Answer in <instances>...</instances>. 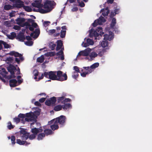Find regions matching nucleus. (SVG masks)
I'll return each mask as SVG.
<instances>
[{
    "label": "nucleus",
    "instance_id": "17",
    "mask_svg": "<svg viewBox=\"0 0 152 152\" xmlns=\"http://www.w3.org/2000/svg\"><path fill=\"white\" fill-rule=\"evenodd\" d=\"M53 124L50 126V128L51 129L54 131L55 130L59 128V126L58 124H55V121L53 123Z\"/></svg>",
    "mask_w": 152,
    "mask_h": 152
},
{
    "label": "nucleus",
    "instance_id": "59",
    "mask_svg": "<svg viewBox=\"0 0 152 152\" xmlns=\"http://www.w3.org/2000/svg\"><path fill=\"white\" fill-rule=\"evenodd\" d=\"M34 28H36L38 26L37 24L36 23L33 22L31 25Z\"/></svg>",
    "mask_w": 152,
    "mask_h": 152
},
{
    "label": "nucleus",
    "instance_id": "48",
    "mask_svg": "<svg viewBox=\"0 0 152 152\" xmlns=\"http://www.w3.org/2000/svg\"><path fill=\"white\" fill-rule=\"evenodd\" d=\"M64 99V97L62 96L61 97H59L58 98L57 102L58 103H60L61 102H62Z\"/></svg>",
    "mask_w": 152,
    "mask_h": 152
},
{
    "label": "nucleus",
    "instance_id": "50",
    "mask_svg": "<svg viewBox=\"0 0 152 152\" xmlns=\"http://www.w3.org/2000/svg\"><path fill=\"white\" fill-rule=\"evenodd\" d=\"M109 41H110L114 38L113 34L112 32H111V34H110L109 35Z\"/></svg>",
    "mask_w": 152,
    "mask_h": 152
},
{
    "label": "nucleus",
    "instance_id": "33",
    "mask_svg": "<svg viewBox=\"0 0 152 152\" xmlns=\"http://www.w3.org/2000/svg\"><path fill=\"white\" fill-rule=\"evenodd\" d=\"M99 64L98 63H95L90 66V68L91 69H95L97 67L99 66Z\"/></svg>",
    "mask_w": 152,
    "mask_h": 152
},
{
    "label": "nucleus",
    "instance_id": "40",
    "mask_svg": "<svg viewBox=\"0 0 152 152\" xmlns=\"http://www.w3.org/2000/svg\"><path fill=\"white\" fill-rule=\"evenodd\" d=\"M33 42L32 41H27L25 42V44L28 46H31L33 44Z\"/></svg>",
    "mask_w": 152,
    "mask_h": 152
},
{
    "label": "nucleus",
    "instance_id": "8",
    "mask_svg": "<svg viewBox=\"0 0 152 152\" xmlns=\"http://www.w3.org/2000/svg\"><path fill=\"white\" fill-rule=\"evenodd\" d=\"M106 20L105 18L101 16L99 18L94 21V22L92 23V26L94 27H96L98 25H101L102 23L105 22Z\"/></svg>",
    "mask_w": 152,
    "mask_h": 152
},
{
    "label": "nucleus",
    "instance_id": "13",
    "mask_svg": "<svg viewBox=\"0 0 152 152\" xmlns=\"http://www.w3.org/2000/svg\"><path fill=\"white\" fill-rule=\"evenodd\" d=\"M62 30L61 31L60 37L62 38H64L65 37L66 29V26H64L61 27Z\"/></svg>",
    "mask_w": 152,
    "mask_h": 152
},
{
    "label": "nucleus",
    "instance_id": "20",
    "mask_svg": "<svg viewBox=\"0 0 152 152\" xmlns=\"http://www.w3.org/2000/svg\"><path fill=\"white\" fill-rule=\"evenodd\" d=\"M96 52L98 53V55L100 57H102L104 55V53L106 52V50L104 49H99Z\"/></svg>",
    "mask_w": 152,
    "mask_h": 152
},
{
    "label": "nucleus",
    "instance_id": "15",
    "mask_svg": "<svg viewBox=\"0 0 152 152\" xmlns=\"http://www.w3.org/2000/svg\"><path fill=\"white\" fill-rule=\"evenodd\" d=\"M105 10L106 11H105L104 9H102L100 11V12H102V15L104 17L107 16L110 12V10L108 7H106Z\"/></svg>",
    "mask_w": 152,
    "mask_h": 152
},
{
    "label": "nucleus",
    "instance_id": "43",
    "mask_svg": "<svg viewBox=\"0 0 152 152\" xmlns=\"http://www.w3.org/2000/svg\"><path fill=\"white\" fill-rule=\"evenodd\" d=\"M78 72H73V75H72V77L75 79H76L78 77L79 75L78 74Z\"/></svg>",
    "mask_w": 152,
    "mask_h": 152
},
{
    "label": "nucleus",
    "instance_id": "51",
    "mask_svg": "<svg viewBox=\"0 0 152 152\" xmlns=\"http://www.w3.org/2000/svg\"><path fill=\"white\" fill-rule=\"evenodd\" d=\"M104 40L105 41H107V40H109V36L107 34H105L104 35Z\"/></svg>",
    "mask_w": 152,
    "mask_h": 152
},
{
    "label": "nucleus",
    "instance_id": "22",
    "mask_svg": "<svg viewBox=\"0 0 152 152\" xmlns=\"http://www.w3.org/2000/svg\"><path fill=\"white\" fill-rule=\"evenodd\" d=\"M64 104L62 105V108L64 110H66L70 107H71V105L69 103Z\"/></svg>",
    "mask_w": 152,
    "mask_h": 152
},
{
    "label": "nucleus",
    "instance_id": "53",
    "mask_svg": "<svg viewBox=\"0 0 152 152\" xmlns=\"http://www.w3.org/2000/svg\"><path fill=\"white\" fill-rule=\"evenodd\" d=\"M33 73L35 76H37L39 74V72L36 69H35L34 70Z\"/></svg>",
    "mask_w": 152,
    "mask_h": 152
},
{
    "label": "nucleus",
    "instance_id": "37",
    "mask_svg": "<svg viewBox=\"0 0 152 152\" xmlns=\"http://www.w3.org/2000/svg\"><path fill=\"white\" fill-rule=\"evenodd\" d=\"M91 73V71L90 70H89L88 72H84L81 73V75L83 77H85L86 76V75H87L88 74Z\"/></svg>",
    "mask_w": 152,
    "mask_h": 152
},
{
    "label": "nucleus",
    "instance_id": "52",
    "mask_svg": "<svg viewBox=\"0 0 152 152\" xmlns=\"http://www.w3.org/2000/svg\"><path fill=\"white\" fill-rule=\"evenodd\" d=\"M64 52L62 49L60 50L59 52L57 53L56 54L57 56L63 55Z\"/></svg>",
    "mask_w": 152,
    "mask_h": 152
},
{
    "label": "nucleus",
    "instance_id": "39",
    "mask_svg": "<svg viewBox=\"0 0 152 152\" xmlns=\"http://www.w3.org/2000/svg\"><path fill=\"white\" fill-rule=\"evenodd\" d=\"M20 134H26L28 133L25 130L22 128H20Z\"/></svg>",
    "mask_w": 152,
    "mask_h": 152
},
{
    "label": "nucleus",
    "instance_id": "49",
    "mask_svg": "<svg viewBox=\"0 0 152 152\" xmlns=\"http://www.w3.org/2000/svg\"><path fill=\"white\" fill-rule=\"evenodd\" d=\"M24 4V3L22 1L20 0V8L23 7L24 9V7H25Z\"/></svg>",
    "mask_w": 152,
    "mask_h": 152
},
{
    "label": "nucleus",
    "instance_id": "34",
    "mask_svg": "<svg viewBox=\"0 0 152 152\" xmlns=\"http://www.w3.org/2000/svg\"><path fill=\"white\" fill-rule=\"evenodd\" d=\"M25 39V37L23 34H22L21 32H20V41L23 42Z\"/></svg>",
    "mask_w": 152,
    "mask_h": 152
},
{
    "label": "nucleus",
    "instance_id": "29",
    "mask_svg": "<svg viewBox=\"0 0 152 152\" xmlns=\"http://www.w3.org/2000/svg\"><path fill=\"white\" fill-rule=\"evenodd\" d=\"M8 54H9L11 56H14L15 57H18L19 56V54L18 53L14 51H12L10 52Z\"/></svg>",
    "mask_w": 152,
    "mask_h": 152
},
{
    "label": "nucleus",
    "instance_id": "27",
    "mask_svg": "<svg viewBox=\"0 0 152 152\" xmlns=\"http://www.w3.org/2000/svg\"><path fill=\"white\" fill-rule=\"evenodd\" d=\"M116 19L115 18H113L110 24V26L112 28H113L116 23Z\"/></svg>",
    "mask_w": 152,
    "mask_h": 152
},
{
    "label": "nucleus",
    "instance_id": "44",
    "mask_svg": "<svg viewBox=\"0 0 152 152\" xmlns=\"http://www.w3.org/2000/svg\"><path fill=\"white\" fill-rule=\"evenodd\" d=\"M7 128L9 129H11L14 128V126L12 125L10 122H9L7 123Z\"/></svg>",
    "mask_w": 152,
    "mask_h": 152
},
{
    "label": "nucleus",
    "instance_id": "24",
    "mask_svg": "<svg viewBox=\"0 0 152 152\" xmlns=\"http://www.w3.org/2000/svg\"><path fill=\"white\" fill-rule=\"evenodd\" d=\"M56 46V45L54 44V42H51L49 44V48H50L52 50H54Z\"/></svg>",
    "mask_w": 152,
    "mask_h": 152
},
{
    "label": "nucleus",
    "instance_id": "55",
    "mask_svg": "<svg viewBox=\"0 0 152 152\" xmlns=\"http://www.w3.org/2000/svg\"><path fill=\"white\" fill-rule=\"evenodd\" d=\"M24 60V57L22 54L20 53V63L22 62Z\"/></svg>",
    "mask_w": 152,
    "mask_h": 152
},
{
    "label": "nucleus",
    "instance_id": "57",
    "mask_svg": "<svg viewBox=\"0 0 152 152\" xmlns=\"http://www.w3.org/2000/svg\"><path fill=\"white\" fill-rule=\"evenodd\" d=\"M82 45L85 47H87L89 45V44L86 42H83L82 44Z\"/></svg>",
    "mask_w": 152,
    "mask_h": 152
},
{
    "label": "nucleus",
    "instance_id": "38",
    "mask_svg": "<svg viewBox=\"0 0 152 152\" xmlns=\"http://www.w3.org/2000/svg\"><path fill=\"white\" fill-rule=\"evenodd\" d=\"M86 42H88L89 45H92L94 43L92 39L89 38L87 39Z\"/></svg>",
    "mask_w": 152,
    "mask_h": 152
},
{
    "label": "nucleus",
    "instance_id": "31",
    "mask_svg": "<svg viewBox=\"0 0 152 152\" xmlns=\"http://www.w3.org/2000/svg\"><path fill=\"white\" fill-rule=\"evenodd\" d=\"M29 133L26 134H23L21 136V139L23 140H26L28 138Z\"/></svg>",
    "mask_w": 152,
    "mask_h": 152
},
{
    "label": "nucleus",
    "instance_id": "32",
    "mask_svg": "<svg viewBox=\"0 0 152 152\" xmlns=\"http://www.w3.org/2000/svg\"><path fill=\"white\" fill-rule=\"evenodd\" d=\"M44 58L43 56H41L38 57L37 58V61L38 62L42 63L44 61Z\"/></svg>",
    "mask_w": 152,
    "mask_h": 152
},
{
    "label": "nucleus",
    "instance_id": "6",
    "mask_svg": "<svg viewBox=\"0 0 152 152\" xmlns=\"http://www.w3.org/2000/svg\"><path fill=\"white\" fill-rule=\"evenodd\" d=\"M56 80L61 81H63L67 80V75L66 73L63 74V72L61 71H57Z\"/></svg>",
    "mask_w": 152,
    "mask_h": 152
},
{
    "label": "nucleus",
    "instance_id": "18",
    "mask_svg": "<svg viewBox=\"0 0 152 152\" xmlns=\"http://www.w3.org/2000/svg\"><path fill=\"white\" fill-rule=\"evenodd\" d=\"M41 2V1H35L34 3H32V5L33 7H39L40 6Z\"/></svg>",
    "mask_w": 152,
    "mask_h": 152
},
{
    "label": "nucleus",
    "instance_id": "10",
    "mask_svg": "<svg viewBox=\"0 0 152 152\" xmlns=\"http://www.w3.org/2000/svg\"><path fill=\"white\" fill-rule=\"evenodd\" d=\"M19 4V1L18 0H15L14 1L13 6L9 4L6 5L4 6V9L7 10L12 9L14 7H18Z\"/></svg>",
    "mask_w": 152,
    "mask_h": 152
},
{
    "label": "nucleus",
    "instance_id": "11",
    "mask_svg": "<svg viewBox=\"0 0 152 152\" xmlns=\"http://www.w3.org/2000/svg\"><path fill=\"white\" fill-rule=\"evenodd\" d=\"M91 49L90 48H88L84 50L80 51L78 53L77 56H87L88 55L89 53L91 51Z\"/></svg>",
    "mask_w": 152,
    "mask_h": 152
},
{
    "label": "nucleus",
    "instance_id": "46",
    "mask_svg": "<svg viewBox=\"0 0 152 152\" xmlns=\"http://www.w3.org/2000/svg\"><path fill=\"white\" fill-rule=\"evenodd\" d=\"M83 68L85 70H86L87 71L86 72H89V70L91 71V73L93 71L91 69L90 67H89V66L83 67Z\"/></svg>",
    "mask_w": 152,
    "mask_h": 152
},
{
    "label": "nucleus",
    "instance_id": "64",
    "mask_svg": "<svg viewBox=\"0 0 152 152\" xmlns=\"http://www.w3.org/2000/svg\"><path fill=\"white\" fill-rule=\"evenodd\" d=\"M114 12L116 15L118 14L119 12V9H115L114 10Z\"/></svg>",
    "mask_w": 152,
    "mask_h": 152
},
{
    "label": "nucleus",
    "instance_id": "1",
    "mask_svg": "<svg viewBox=\"0 0 152 152\" xmlns=\"http://www.w3.org/2000/svg\"><path fill=\"white\" fill-rule=\"evenodd\" d=\"M56 5V3L53 1H46L44 3L43 8L39 9V12L42 14L47 13L50 12L54 8V7Z\"/></svg>",
    "mask_w": 152,
    "mask_h": 152
},
{
    "label": "nucleus",
    "instance_id": "23",
    "mask_svg": "<svg viewBox=\"0 0 152 152\" xmlns=\"http://www.w3.org/2000/svg\"><path fill=\"white\" fill-rule=\"evenodd\" d=\"M39 131L38 128L36 127L31 129V132L36 135L39 133Z\"/></svg>",
    "mask_w": 152,
    "mask_h": 152
},
{
    "label": "nucleus",
    "instance_id": "3",
    "mask_svg": "<svg viewBox=\"0 0 152 152\" xmlns=\"http://www.w3.org/2000/svg\"><path fill=\"white\" fill-rule=\"evenodd\" d=\"M66 118L65 116L61 115L60 116L48 122V124L50 125L52 124L55 121V124L59 123L62 126L65 125V123L66 121Z\"/></svg>",
    "mask_w": 152,
    "mask_h": 152
},
{
    "label": "nucleus",
    "instance_id": "16",
    "mask_svg": "<svg viewBox=\"0 0 152 152\" xmlns=\"http://www.w3.org/2000/svg\"><path fill=\"white\" fill-rule=\"evenodd\" d=\"M108 42L107 41H103L101 43V45L103 48L106 49H108Z\"/></svg>",
    "mask_w": 152,
    "mask_h": 152
},
{
    "label": "nucleus",
    "instance_id": "26",
    "mask_svg": "<svg viewBox=\"0 0 152 152\" xmlns=\"http://www.w3.org/2000/svg\"><path fill=\"white\" fill-rule=\"evenodd\" d=\"M16 34L14 32H12L10 34H7V36L10 39H12L15 37Z\"/></svg>",
    "mask_w": 152,
    "mask_h": 152
},
{
    "label": "nucleus",
    "instance_id": "63",
    "mask_svg": "<svg viewBox=\"0 0 152 152\" xmlns=\"http://www.w3.org/2000/svg\"><path fill=\"white\" fill-rule=\"evenodd\" d=\"M25 39L28 41H30L32 40L31 37L29 36H26L25 37Z\"/></svg>",
    "mask_w": 152,
    "mask_h": 152
},
{
    "label": "nucleus",
    "instance_id": "19",
    "mask_svg": "<svg viewBox=\"0 0 152 152\" xmlns=\"http://www.w3.org/2000/svg\"><path fill=\"white\" fill-rule=\"evenodd\" d=\"M34 32L35 34L33 37V38H37L38 37L40 34V31L39 29L37 28H36L35 29V31Z\"/></svg>",
    "mask_w": 152,
    "mask_h": 152
},
{
    "label": "nucleus",
    "instance_id": "62",
    "mask_svg": "<svg viewBox=\"0 0 152 152\" xmlns=\"http://www.w3.org/2000/svg\"><path fill=\"white\" fill-rule=\"evenodd\" d=\"M78 3H79V6L81 7H84L85 6V4L83 1H82L81 2H79V1L78 2Z\"/></svg>",
    "mask_w": 152,
    "mask_h": 152
},
{
    "label": "nucleus",
    "instance_id": "9",
    "mask_svg": "<svg viewBox=\"0 0 152 152\" xmlns=\"http://www.w3.org/2000/svg\"><path fill=\"white\" fill-rule=\"evenodd\" d=\"M56 101V98L55 97L53 96L50 98V99L47 100L45 102V104L48 106L51 105H54Z\"/></svg>",
    "mask_w": 152,
    "mask_h": 152
},
{
    "label": "nucleus",
    "instance_id": "61",
    "mask_svg": "<svg viewBox=\"0 0 152 152\" xmlns=\"http://www.w3.org/2000/svg\"><path fill=\"white\" fill-rule=\"evenodd\" d=\"M35 115L37 116V117L39 115H40V112L38 111H35L34 112Z\"/></svg>",
    "mask_w": 152,
    "mask_h": 152
},
{
    "label": "nucleus",
    "instance_id": "12",
    "mask_svg": "<svg viewBox=\"0 0 152 152\" xmlns=\"http://www.w3.org/2000/svg\"><path fill=\"white\" fill-rule=\"evenodd\" d=\"M26 19L24 18H20V27H23L26 26L30 25V24L28 22L25 21Z\"/></svg>",
    "mask_w": 152,
    "mask_h": 152
},
{
    "label": "nucleus",
    "instance_id": "25",
    "mask_svg": "<svg viewBox=\"0 0 152 152\" xmlns=\"http://www.w3.org/2000/svg\"><path fill=\"white\" fill-rule=\"evenodd\" d=\"M62 108V105H58L55 106L54 107V110L56 111H57L61 110Z\"/></svg>",
    "mask_w": 152,
    "mask_h": 152
},
{
    "label": "nucleus",
    "instance_id": "45",
    "mask_svg": "<svg viewBox=\"0 0 152 152\" xmlns=\"http://www.w3.org/2000/svg\"><path fill=\"white\" fill-rule=\"evenodd\" d=\"M26 26V28H29V30L31 31H33L34 29V27L31 26V24H30L29 26Z\"/></svg>",
    "mask_w": 152,
    "mask_h": 152
},
{
    "label": "nucleus",
    "instance_id": "58",
    "mask_svg": "<svg viewBox=\"0 0 152 152\" xmlns=\"http://www.w3.org/2000/svg\"><path fill=\"white\" fill-rule=\"evenodd\" d=\"M46 98H42L39 100V102L40 103H43L45 102L46 100Z\"/></svg>",
    "mask_w": 152,
    "mask_h": 152
},
{
    "label": "nucleus",
    "instance_id": "42",
    "mask_svg": "<svg viewBox=\"0 0 152 152\" xmlns=\"http://www.w3.org/2000/svg\"><path fill=\"white\" fill-rule=\"evenodd\" d=\"M30 143H28L26 141H23L21 140H20V145H23L25 144L26 145H27L28 144H30Z\"/></svg>",
    "mask_w": 152,
    "mask_h": 152
},
{
    "label": "nucleus",
    "instance_id": "4",
    "mask_svg": "<svg viewBox=\"0 0 152 152\" xmlns=\"http://www.w3.org/2000/svg\"><path fill=\"white\" fill-rule=\"evenodd\" d=\"M104 34V33L102 31V27H98L95 30L94 29H91L90 31L89 36L90 37H95V39L97 38V37H99V36H102V35Z\"/></svg>",
    "mask_w": 152,
    "mask_h": 152
},
{
    "label": "nucleus",
    "instance_id": "41",
    "mask_svg": "<svg viewBox=\"0 0 152 152\" xmlns=\"http://www.w3.org/2000/svg\"><path fill=\"white\" fill-rule=\"evenodd\" d=\"M71 101V99L69 98H66L64 99L61 102L62 104H65L66 102H70Z\"/></svg>",
    "mask_w": 152,
    "mask_h": 152
},
{
    "label": "nucleus",
    "instance_id": "35",
    "mask_svg": "<svg viewBox=\"0 0 152 152\" xmlns=\"http://www.w3.org/2000/svg\"><path fill=\"white\" fill-rule=\"evenodd\" d=\"M24 9L26 11L28 12H31L32 11V9L31 7L28 6L24 7Z\"/></svg>",
    "mask_w": 152,
    "mask_h": 152
},
{
    "label": "nucleus",
    "instance_id": "56",
    "mask_svg": "<svg viewBox=\"0 0 152 152\" xmlns=\"http://www.w3.org/2000/svg\"><path fill=\"white\" fill-rule=\"evenodd\" d=\"M15 137L14 136H11V140L12 143L13 145L15 143Z\"/></svg>",
    "mask_w": 152,
    "mask_h": 152
},
{
    "label": "nucleus",
    "instance_id": "21",
    "mask_svg": "<svg viewBox=\"0 0 152 152\" xmlns=\"http://www.w3.org/2000/svg\"><path fill=\"white\" fill-rule=\"evenodd\" d=\"M10 84L11 87H14L17 86V82L15 80H10Z\"/></svg>",
    "mask_w": 152,
    "mask_h": 152
},
{
    "label": "nucleus",
    "instance_id": "5",
    "mask_svg": "<svg viewBox=\"0 0 152 152\" xmlns=\"http://www.w3.org/2000/svg\"><path fill=\"white\" fill-rule=\"evenodd\" d=\"M26 118H25V121L27 122L33 121L36 122L37 121V116L35 115L33 112H31L26 113Z\"/></svg>",
    "mask_w": 152,
    "mask_h": 152
},
{
    "label": "nucleus",
    "instance_id": "36",
    "mask_svg": "<svg viewBox=\"0 0 152 152\" xmlns=\"http://www.w3.org/2000/svg\"><path fill=\"white\" fill-rule=\"evenodd\" d=\"M97 56L98 54L96 53L95 52H92L89 55V56L91 58H94Z\"/></svg>",
    "mask_w": 152,
    "mask_h": 152
},
{
    "label": "nucleus",
    "instance_id": "14",
    "mask_svg": "<svg viewBox=\"0 0 152 152\" xmlns=\"http://www.w3.org/2000/svg\"><path fill=\"white\" fill-rule=\"evenodd\" d=\"M57 43L56 50L58 51L60 50L63 45V42L61 40H58L57 41Z\"/></svg>",
    "mask_w": 152,
    "mask_h": 152
},
{
    "label": "nucleus",
    "instance_id": "47",
    "mask_svg": "<svg viewBox=\"0 0 152 152\" xmlns=\"http://www.w3.org/2000/svg\"><path fill=\"white\" fill-rule=\"evenodd\" d=\"M36 137V135L34 134H32L30 135H29L28 138L31 140H32L35 138Z\"/></svg>",
    "mask_w": 152,
    "mask_h": 152
},
{
    "label": "nucleus",
    "instance_id": "2",
    "mask_svg": "<svg viewBox=\"0 0 152 152\" xmlns=\"http://www.w3.org/2000/svg\"><path fill=\"white\" fill-rule=\"evenodd\" d=\"M14 67L13 66H10L8 68V71L10 72V74L11 75L10 76L7 75V73L5 71V70L4 68H0V74L2 76H0V79H1L3 81L5 82V81L3 78L4 77L7 79H9L11 78L14 77V75L13 74L14 73V72L15 69H14Z\"/></svg>",
    "mask_w": 152,
    "mask_h": 152
},
{
    "label": "nucleus",
    "instance_id": "7",
    "mask_svg": "<svg viewBox=\"0 0 152 152\" xmlns=\"http://www.w3.org/2000/svg\"><path fill=\"white\" fill-rule=\"evenodd\" d=\"M57 71H50L48 72H45L44 73V75L45 76L48 78L50 80H56L57 77L56 74Z\"/></svg>",
    "mask_w": 152,
    "mask_h": 152
},
{
    "label": "nucleus",
    "instance_id": "60",
    "mask_svg": "<svg viewBox=\"0 0 152 152\" xmlns=\"http://www.w3.org/2000/svg\"><path fill=\"white\" fill-rule=\"evenodd\" d=\"M25 117H26V114H25L20 113V118H24Z\"/></svg>",
    "mask_w": 152,
    "mask_h": 152
},
{
    "label": "nucleus",
    "instance_id": "30",
    "mask_svg": "<svg viewBox=\"0 0 152 152\" xmlns=\"http://www.w3.org/2000/svg\"><path fill=\"white\" fill-rule=\"evenodd\" d=\"M45 137V134L42 133L39 134L38 135L37 139L38 140H41Z\"/></svg>",
    "mask_w": 152,
    "mask_h": 152
},
{
    "label": "nucleus",
    "instance_id": "28",
    "mask_svg": "<svg viewBox=\"0 0 152 152\" xmlns=\"http://www.w3.org/2000/svg\"><path fill=\"white\" fill-rule=\"evenodd\" d=\"M45 134L47 135H48L52 134V131L51 129H46L44 130Z\"/></svg>",
    "mask_w": 152,
    "mask_h": 152
},
{
    "label": "nucleus",
    "instance_id": "54",
    "mask_svg": "<svg viewBox=\"0 0 152 152\" xmlns=\"http://www.w3.org/2000/svg\"><path fill=\"white\" fill-rule=\"evenodd\" d=\"M74 69L75 70V72H80V71L79 70L78 67L77 66H75L73 67Z\"/></svg>",
    "mask_w": 152,
    "mask_h": 152
}]
</instances>
